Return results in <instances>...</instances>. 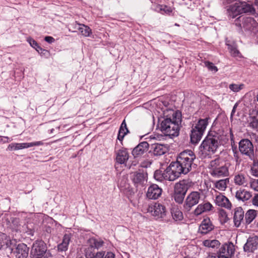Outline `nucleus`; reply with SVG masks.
<instances>
[{"label": "nucleus", "mask_w": 258, "mask_h": 258, "mask_svg": "<svg viewBox=\"0 0 258 258\" xmlns=\"http://www.w3.org/2000/svg\"><path fill=\"white\" fill-rule=\"evenodd\" d=\"M171 116L164 118L160 123V130L165 136L176 137L179 134L181 114L177 111H171Z\"/></svg>", "instance_id": "1"}, {"label": "nucleus", "mask_w": 258, "mask_h": 258, "mask_svg": "<svg viewBox=\"0 0 258 258\" xmlns=\"http://www.w3.org/2000/svg\"><path fill=\"white\" fill-rule=\"evenodd\" d=\"M52 256L46 244L42 240H35L33 243L31 251V258H50Z\"/></svg>", "instance_id": "2"}, {"label": "nucleus", "mask_w": 258, "mask_h": 258, "mask_svg": "<svg viewBox=\"0 0 258 258\" xmlns=\"http://www.w3.org/2000/svg\"><path fill=\"white\" fill-rule=\"evenodd\" d=\"M210 173L215 177H222L229 175L228 164H223L219 159L211 161L210 165Z\"/></svg>", "instance_id": "3"}, {"label": "nucleus", "mask_w": 258, "mask_h": 258, "mask_svg": "<svg viewBox=\"0 0 258 258\" xmlns=\"http://www.w3.org/2000/svg\"><path fill=\"white\" fill-rule=\"evenodd\" d=\"M216 136H214L213 133L210 134L203 141L201 146L202 151L208 155L215 153L219 146Z\"/></svg>", "instance_id": "4"}, {"label": "nucleus", "mask_w": 258, "mask_h": 258, "mask_svg": "<svg viewBox=\"0 0 258 258\" xmlns=\"http://www.w3.org/2000/svg\"><path fill=\"white\" fill-rule=\"evenodd\" d=\"M196 159V155L191 150H185L181 152L177 160L184 168V170L188 172L191 170L194 160Z\"/></svg>", "instance_id": "5"}, {"label": "nucleus", "mask_w": 258, "mask_h": 258, "mask_svg": "<svg viewBox=\"0 0 258 258\" xmlns=\"http://www.w3.org/2000/svg\"><path fill=\"white\" fill-rule=\"evenodd\" d=\"M238 149L240 153L248 157L250 160H253L254 157V147L251 142L248 139H242L239 142Z\"/></svg>", "instance_id": "6"}, {"label": "nucleus", "mask_w": 258, "mask_h": 258, "mask_svg": "<svg viewBox=\"0 0 258 258\" xmlns=\"http://www.w3.org/2000/svg\"><path fill=\"white\" fill-rule=\"evenodd\" d=\"M235 25L245 30L253 31L258 26V23L251 17L240 16L236 19Z\"/></svg>", "instance_id": "7"}, {"label": "nucleus", "mask_w": 258, "mask_h": 258, "mask_svg": "<svg viewBox=\"0 0 258 258\" xmlns=\"http://www.w3.org/2000/svg\"><path fill=\"white\" fill-rule=\"evenodd\" d=\"M147 212L156 219L163 218L166 215L165 207L158 203L150 204L147 209Z\"/></svg>", "instance_id": "8"}, {"label": "nucleus", "mask_w": 258, "mask_h": 258, "mask_svg": "<svg viewBox=\"0 0 258 258\" xmlns=\"http://www.w3.org/2000/svg\"><path fill=\"white\" fill-rule=\"evenodd\" d=\"M235 252V246L232 242L225 243L222 245L218 251L219 258H231Z\"/></svg>", "instance_id": "9"}, {"label": "nucleus", "mask_w": 258, "mask_h": 258, "mask_svg": "<svg viewBox=\"0 0 258 258\" xmlns=\"http://www.w3.org/2000/svg\"><path fill=\"white\" fill-rule=\"evenodd\" d=\"M14 247L15 241H12L6 234L0 232V249H5L9 255V254L12 253Z\"/></svg>", "instance_id": "10"}, {"label": "nucleus", "mask_w": 258, "mask_h": 258, "mask_svg": "<svg viewBox=\"0 0 258 258\" xmlns=\"http://www.w3.org/2000/svg\"><path fill=\"white\" fill-rule=\"evenodd\" d=\"M29 250V248L26 244L21 243L16 245L15 242V247L12 253L15 254L16 258H27Z\"/></svg>", "instance_id": "11"}, {"label": "nucleus", "mask_w": 258, "mask_h": 258, "mask_svg": "<svg viewBox=\"0 0 258 258\" xmlns=\"http://www.w3.org/2000/svg\"><path fill=\"white\" fill-rule=\"evenodd\" d=\"M258 248V236L249 237L243 246L244 251L246 253H254Z\"/></svg>", "instance_id": "12"}, {"label": "nucleus", "mask_w": 258, "mask_h": 258, "mask_svg": "<svg viewBox=\"0 0 258 258\" xmlns=\"http://www.w3.org/2000/svg\"><path fill=\"white\" fill-rule=\"evenodd\" d=\"M43 145L42 141H37L31 143H12L8 147V150L10 151L18 150L25 148H28L33 146H38Z\"/></svg>", "instance_id": "13"}, {"label": "nucleus", "mask_w": 258, "mask_h": 258, "mask_svg": "<svg viewBox=\"0 0 258 258\" xmlns=\"http://www.w3.org/2000/svg\"><path fill=\"white\" fill-rule=\"evenodd\" d=\"M190 185V183L187 180L180 181L174 185V194H186Z\"/></svg>", "instance_id": "14"}, {"label": "nucleus", "mask_w": 258, "mask_h": 258, "mask_svg": "<svg viewBox=\"0 0 258 258\" xmlns=\"http://www.w3.org/2000/svg\"><path fill=\"white\" fill-rule=\"evenodd\" d=\"M149 148V144L147 142H143L136 146L133 150V155L136 158L139 157L146 152Z\"/></svg>", "instance_id": "15"}, {"label": "nucleus", "mask_w": 258, "mask_h": 258, "mask_svg": "<svg viewBox=\"0 0 258 258\" xmlns=\"http://www.w3.org/2000/svg\"><path fill=\"white\" fill-rule=\"evenodd\" d=\"M227 12L228 16L232 18H235L241 14L240 2H236L234 4L227 7Z\"/></svg>", "instance_id": "16"}, {"label": "nucleus", "mask_w": 258, "mask_h": 258, "mask_svg": "<svg viewBox=\"0 0 258 258\" xmlns=\"http://www.w3.org/2000/svg\"><path fill=\"white\" fill-rule=\"evenodd\" d=\"M214 228V226L210 219L206 218L202 221L199 227V231L201 233L206 234L212 231Z\"/></svg>", "instance_id": "17"}, {"label": "nucleus", "mask_w": 258, "mask_h": 258, "mask_svg": "<svg viewBox=\"0 0 258 258\" xmlns=\"http://www.w3.org/2000/svg\"><path fill=\"white\" fill-rule=\"evenodd\" d=\"M244 211L241 207H237L234 210V222L236 227H239L241 222L244 221Z\"/></svg>", "instance_id": "18"}, {"label": "nucleus", "mask_w": 258, "mask_h": 258, "mask_svg": "<svg viewBox=\"0 0 258 258\" xmlns=\"http://www.w3.org/2000/svg\"><path fill=\"white\" fill-rule=\"evenodd\" d=\"M199 195H188L185 200L184 208L189 211L192 206L198 204L200 199Z\"/></svg>", "instance_id": "19"}, {"label": "nucleus", "mask_w": 258, "mask_h": 258, "mask_svg": "<svg viewBox=\"0 0 258 258\" xmlns=\"http://www.w3.org/2000/svg\"><path fill=\"white\" fill-rule=\"evenodd\" d=\"M129 154L126 149L119 150L116 153V162L119 164H124L128 159Z\"/></svg>", "instance_id": "20"}, {"label": "nucleus", "mask_w": 258, "mask_h": 258, "mask_svg": "<svg viewBox=\"0 0 258 258\" xmlns=\"http://www.w3.org/2000/svg\"><path fill=\"white\" fill-rule=\"evenodd\" d=\"M216 205L219 206L225 207L226 208H230L231 204L227 198L224 195H218L215 199Z\"/></svg>", "instance_id": "21"}, {"label": "nucleus", "mask_w": 258, "mask_h": 258, "mask_svg": "<svg viewBox=\"0 0 258 258\" xmlns=\"http://www.w3.org/2000/svg\"><path fill=\"white\" fill-rule=\"evenodd\" d=\"M71 238L70 234H65L64 235L62 242L57 245V249L59 251H66L68 250Z\"/></svg>", "instance_id": "22"}, {"label": "nucleus", "mask_w": 258, "mask_h": 258, "mask_svg": "<svg viewBox=\"0 0 258 258\" xmlns=\"http://www.w3.org/2000/svg\"><path fill=\"white\" fill-rule=\"evenodd\" d=\"M169 167L172 169L175 174L179 177L181 174H185L188 173L187 171L184 170V168L177 161L176 162L171 163Z\"/></svg>", "instance_id": "23"}, {"label": "nucleus", "mask_w": 258, "mask_h": 258, "mask_svg": "<svg viewBox=\"0 0 258 258\" xmlns=\"http://www.w3.org/2000/svg\"><path fill=\"white\" fill-rule=\"evenodd\" d=\"M204 133L192 127L190 133V141L192 144L198 143L202 139Z\"/></svg>", "instance_id": "24"}, {"label": "nucleus", "mask_w": 258, "mask_h": 258, "mask_svg": "<svg viewBox=\"0 0 258 258\" xmlns=\"http://www.w3.org/2000/svg\"><path fill=\"white\" fill-rule=\"evenodd\" d=\"M212 205L209 202L204 203V204H200L195 210V214L198 216L203 212H208L212 210Z\"/></svg>", "instance_id": "25"}, {"label": "nucleus", "mask_w": 258, "mask_h": 258, "mask_svg": "<svg viewBox=\"0 0 258 258\" xmlns=\"http://www.w3.org/2000/svg\"><path fill=\"white\" fill-rule=\"evenodd\" d=\"M153 154L156 156H161L163 155L167 151V147L162 144H154L152 145Z\"/></svg>", "instance_id": "26"}, {"label": "nucleus", "mask_w": 258, "mask_h": 258, "mask_svg": "<svg viewBox=\"0 0 258 258\" xmlns=\"http://www.w3.org/2000/svg\"><path fill=\"white\" fill-rule=\"evenodd\" d=\"M241 13H255V9L253 6L245 2H240Z\"/></svg>", "instance_id": "27"}, {"label": "nucleus", "mask_w": 258, "mask_h": 258, "mask_svg": "<svg viewBox=\"0 0 258 258\" xmlns=\"http://www.w3.org/2000/svg\"><path fill=\"white\" fill-rule=\"evenodd\" d=\"M154 10L162 14L170 15L173 11V8L166 5H156Z\"/></svg>", "instance_id": "28"}, {"label": "nucleus", "mask_w": 258, "mask_h": 258, "mask_svg": "<svg viewBox=\"0 0 258 258\" xmlns=\"http://www.w3.org/2000/svg\"><path fill=\"white\" fill-rule=\"evenodd\" d=\"M171 214L175 221H181L183 218L182 212L177 206L172 207L171 209Z\"/></svg>", "instance_id": "29"}, {"label": "nucleus", "mask_w": 258, "mask_h": 258, "mask_svg": "<svg viewBox=\"0 0 258 258\" xmlns=\"http://www.w3.org/2000/svg\"><path fill=\"white\" fill-rule=\"evenodd\" d=\"M104 241L101 239L91 238L88 240V244L91 248L99 249L104 245Z\"/></svg>", "instance_id": "30"}, {"label": "nucleus", "mask_w": 258, "mask_h": 258, "mask_svg": "<svg viewBox=\"0 0 258 258\" xmlns=\"http://www.w3.org/2000/svg\"><path fill=\"white\" fill-rule=\"evenodd\" d=\"M209 117H206L204 119H200L199 120L198 123L194 127L195 128L203 132L204 133L207 126L209 123Z\"/></svg>", "instance_id": "31"}, {"label": "nucleus", "mask_w": 258, "mask_h": 258, "mask_svg": "<svg viewBox=\"0 0 258 258\" xmlns=\"http://www.w3.org/2000/svg\"><path fill=\"white\" fill-rule=\"evenodd\" d=\"M147 174L144 172H138L135 173L133 180L136 183L142 184L147 180Z\"/></svg>", "instance_id": "32"}, {"label": "nucleus", "mask_w": 258, "mask_h": 258, "mask_svg": "<svg viewBox=\"0 0 258 258\" xmlns=\"http://www.w3.org/2000/svg\"><path fill=\"white\" fill-rule=\"evenodd\" d=\"M257 212L254 210H249L245 214L244 221L245 224H250L256 217Z\"/></svg>", "instance_id": "33"}, {"label": "nucleus", "mask_w": 258, "mask_h": 258, "mask_svg": "<svg viewBox=\"0 0 258 258\" xmlns=\"http://www.w3.org/2000/svg\"><path fill=\"white\" fill-rule=\"evenodd\" d=\"M165 180L173 181L178 177L173 170L169 166L165 170Z\"/></svg>", "instance_id": "34"}, {"label": "nucleus", "mask_w": 258, "mask_h": 258, "mask_svg": "<svg viewBox=\"0 0 258 258\" xmlns=\"http://www.w3.org/2000/svg\"><path fill=\"white\" fill-rule=\"evenodd\" d=\"M128 131L126 127V124L125 120H123L120 125L119 130L118 131V134L117 139L121 141L125 135L128 133Z\"/></svg>", "instance_id": "35"}, {"label": "nucleus", "mask_w": 258, "mask_h": 258, "mask_svg": "<svg viewBox=\"0 0 258 258\" xmlns=\"http://www.w3.org/2000/svg\"><path fill=\"white\" fill-rule=\"evenodd\" d=\"M213 134L214 136H216V137H217V140L219 141L218 143L219 146L221 145H224L229 141V136L228 135L224 134L223 133L221 135H219L216 133H214Z\"/></svg>", "instance_id": "36"}, {"label": "nucleus", "mask_w": 258, "mask_h": 258, "mask_svg": "<svg viewBox=\"0 0 258 258\" xmlns=\"http://www.w3.org/2000/svg\"><path fill=\"white\" fill-rule=\"evenodd\" d=\"M203 244L206 247L214 248L218 247L220 245V243L218 240L207 239L203 241Z\"/></svg>", "instance_id": "37"}, {"label": "nucleus", "mask_w": 258, "mask_h": 258, "mask_svg": "<svg viewBox=\"0 0 258 258\" xmlns=\"http://www.w3.org/2000/svg\"><path fill=\"white\" fill-rule=\"evenodd\" d=\"M79 25L78 30L80 31L82 35L85 37L89 36L92 33L91 29L88 26L84 24H79Z\"/></svg>", "instance_id": "38"}, {"label": "nucleus", "mask_w": 258, "mask_h": 258, "mask_svg": "<svg viewBox=\"0 0 258 258\" xmlns=\"http://www.w3.org/2000/svg\"><path fill=\"white\" fill-rule=\"evenodd\" d=\"M90 247L88 248V249L86 252V258H103L105 252L104 251H99L97 252L96 253H93L91 252H89L88 251L89 250Z\"/></svg>", "instance_id": "39"}, {"label": "nucleus", "mask_w": 258, "mask_h": 258, "mask_svg": "<svg viewBox=\"0 0 258 258\" xmlns=\"http://www.w3.org/2000/svg\"><path fill=\"white\" fill-rule=\"evenodd\" d=\"M162 189L157 184H153L148 187L147 194H162Z\"/></svg>", "instance_id": "40"}, {"label": "nucleus", "mask_w": 258, "mask_h": 258, "mask_svg": "<svg viewBox=\"0 0 258 258\" xmlns=\"http://www.w3.org/2000/svg\"><path fill=\"white\" fill-rule=\"evenodd\" d=\"M154 177L157 181H161L165 180V170L162 172L160 170H157L155 171Z\"/></svg>", "instance_id": "41"}, {"label": "nucleus", "mask_w": 258, "mask_h": 258, "mask_svg": "<svg viewBox=\"0 0 258 258\" xmlns=\"http://www.w3.org/2000/svg\"><path fill=\"white\" fill-rule=\"evenodd\" d=\"M246 179L242 174H238L234 177V182L238 185H243L246 182Z\"/></svg>", "instance_id": "42"}, {"label": "nucleus", "mask_w": 258, "mask_h": 258, "mask_svg": "<svg viewBox=\"0 0 258 258\" xmlns=\"http://www.w3.org/2000/svg\"><path fill=\"white\" fill-rule=\"evenodd\" d=\"M227 179L220 180L215 184V187L219 190H224L226 188Z\"/></svg>", "instance_id": "43"}, {"label": "nucleus", "mask_w": 258, "mask_h": 258, "mask_svg": "<svg viewBox=\"0 0 258 258\" xmlns=\"http://www.w3.org/2000/svg\"><path fill=\"white\" fill-rule=\"evenodd\" d=\"M244 85L243 84H231L229 86V89L233 92H238L242 90Z\"/></svg>", "instance_id": "44"}, {"label": "nucleus", "mask_w": 258, "mask_h": 258, "mask_svg": "<svg viewBox=\"0 0 258 258\" xmlns=\"http://www.w3.org/2000/svg\"><path fill=\"white\" fill-rule=\"evenodd\" d=\"M219 217L220 222L222 223H225L227 222L228 218L227 217V213L224 210L221 209L219 211Z\"/></svg>", "instance_id": "45"}, {"label": "nucleus", "mask_w": 258, "mask_h": 258, "mask_svg": "<svg viewBox=\"0 0 258 258\" xmlns=\"http://www.w3.org/2000/svg\"><path fill=\"white\" fill-rule=\"evenodd\" d=\"M250 174L253 176H258V162H253L250 168Z\"/></svg>", "instance_id": "46"}, {"label": "nucleus", "mask_w": 258, "mask_h": 258, "mask_svg": "<svg viewBox=\"0 0 258 258\" xmlns=\"http://www.w3.org/2000/svg\"><path fill=\"white\" fill-rule=\"evenodd\" d=\"M249 126L253 128L258 127V119L255 117H250L248 120Z\"/></svg>", "instance_id": "47"}, {"label": "nucleus", "mask_w": 258, "mask_h": 258, "mask_svg": "<svg viewBox=\"0 0 258 258\" xmlns=\"http://www.w3.org/2000/svg\"><path fill=\"white\" fill-rule=\"evenodd\" d=\"M227 45L228 46V49L232 56L235 57L239 55V52L235 46L230 44H227Z\"/></svg>", "instance_id": "48"}, {"label": "nucleus", "mask_w": 258, "mask_h": 258, "mask_svg": "<svg viewBox=\"0 0 258 258\" xmlns=\"http://www.w3.org/2000/svg\"><path fill=\"white\" fill-rule=\"evenodd\" d=\"M251 197V195H235V197L238 201H241L245 202L249 200Z\"/></svg>", "instance_id": "49"}, {"label": "nucleus", "mask_w": 258, "mask_h": 258, "mask_svg": "<svg viewBox=\"0 0 258 258\" xmlns=\"http://www.w3.org/2000/svg\"><path fill=\"white\" fill-rule=\"evenodd\" d=\"M205 65L209 70L211 71H214L215 72H216L218 71L217 68L214 66L212 62L209 61H205Z\"/></svg>", "instance_id": "50"}, {"label": "nucleus", "mask_w": 258, "mask_h": 258, "mask_svg": "<svg viewBox=\"0 0 258 258\" xmlns=\"http://www.w3.org/2000/svg\"><path fill=\"white\" fill-rule=\"evenodd\" d=\"M184 195H173V196H172V197H173L175 201L179 203V204H181L182 203L183 201V199L184 198Z\"/></svg>", "instance_id": "51"}, {"label": "nucleus", "mask_w": 258, "mask_h": 258, "mask_svg": "<svg viewBox=\"0 0 258 258\" xmlns=\"http://www.w3.org/2000/svg\"><path fill=\"white\" fill-rule=\"evenodd\" d=\"M35 49L41 55H47L49 53L48 50L42 48L40 46L35 48Z\"/></svg>", "instance_id": "52"}, {"label": "nucleus", "mask_w": 258, "mask_h": 258, "mask_svg": "<svg viewBox=\"0 0 258 258\" xmlns=\"http://www.w3.org/2000/svg\"><path fill=\"white\" fill-rule=\"evenodd\" d=\"M27 41L29 42L30 45L35 49V48H37L38 46H39V45L36 42V41L31 38H28L27 39Z\"/></svg>", "instance_id": "53"}, {"label": "nucleus", "mask_w": 258, "mask_h": 258, "mask_svg": "<svg viewBox=\"0 0 258 258\" xmlns=\"http://www.w3.org/2000/svg\"><path fill=\"white\" fill-rule=\"evenodd\" d=\"M251 187L255 191H258V179L251 182Z\"/></svg>", "instance_id": "54"}, {"label": "nucleus", "mask_w": 258, "mask_h": 258, "mask_svg": "<svg viewBox=\"0 0 258 258\" xmlns=\"http://www.w3.org/2000/svg\"><path fill=\"white\" fill-rule=\"evenodd\" d=\"M12 140H10V139L7 137H2L0 136V143L3 142L4 143H8L11 141Z\"/></svg>", "instance_id": "55"}, {"label": "nucleus", "mask_w": 258, "mask_h": 258, "mask_svg": "<svg viewBox=\"0 0 258 258\" xmlns=\"http://www.w3.org/2000/svg\"><path fill=\"white\" fill-rule=\"evenodd\" d=\"M161 195H146L147 198L149 199H157Z\"/></svg>", "instance_id": "56"}, {"label": "nucleus", "mask_w": 258, "mask_h": 258, "mask_svg": "<svg viewBox=\"0 0 258 258\" xmlns=\"http://www.w3.org/2000/svg\"><path fill=\"white\" fill-rule=\"evenodd\" d=\"M44 40L49 43H51L54 41V38L51 36H46L44 38Z\"/></svg>", "instance_id": "57"}, {"label": "nucleus", "mask_w": 258, "mask_h": 258, "mask_svg": "<svg viewBox=\"0 0 258 258\" xmlns=\"http://www.w3.org/2000/svg\"><path fill=\"white\" fill-rule=\"evenodd\" d=\"M252 201L253 205L258 207V195H255Z\"/></svg>", "instance_id": "58"}, {"label": "nucleus", "mask_w": 258, "mask_h": 258, "mask_svg": "<svg viewBox=\"0 0 258 258\" xmlns=\"http://www.w3.org/2000/svg\"><path fill=\"white\" fill-rule=\"evenodd\" d=\"M103 258H114V254L111 252H107Z\"/></svg>", "instance_id": "59"}, {"label": "nucleus", "mask_w": 258, "mask_h": 258, "mask_svg": "<svg viewBox=\"0 0 258 258\" xmlns=\"http://www.w3.org/2000/svg\"><path fill=\"white\" fill-rule=\"evenodd\" d=\"M151 164V163L150 161L144 162L142 163V166L143 167L147 168V167L150 166Z\"/></svg>", "instance_id": "60"}, {"label": "nucleus", "mask_w": 258, "mask_h": 258, "mask_svg": "<svg viewBox=\"0 0 258 258\" xmlns=\"http://www.w3.org/2000/svg\"><path fill=\"white\" fill-rule=\"evenodd\" d=\"M234 157L236 160V162L237 164H239L240 161H239V156L236 152L234 153Z\"/></svg>", "instance_id": "61"}, {"label": "nucleus", "mask_w": 258, "mask_h": 258, "mask_svg": "<svg viewBox=\"0 0 258 258\" xmlns=\"http://www.w3.org/2000/svg\"><path fill=\"white\" fill-rule=\"evenodd\" d=\"M237 107V104H235L233 107V109L231 112V116H232L234 114Z\"/></svg>", "instance_id": "62"}, {"label": "nucleus", "mask_w": 258, "mask_h": 258, "mask_svg": "<svg viewBox=\"0 0 258 258\" xmlns=\"http://www.w3.org/2000/svg\"><path fill=\"white\" fill-rule=\"evenodd\" d=\"M206 258H219L216 255H208Z\"/></svg>", "instance_id": "63"}, {"label": "nucleus", "mask_w": 258, "mask_h": 258, "mask_svg": "<svg viewBox=\"0 0 258 258\" xmlns=\"http://www.w3.org/2000/svg\"><path fill=\"white\" fill-rule=\"evenodd\" d=\"M255 4L258 7V0H255Z\"/></svg>", "instance_id": "64"}]
</instances>
